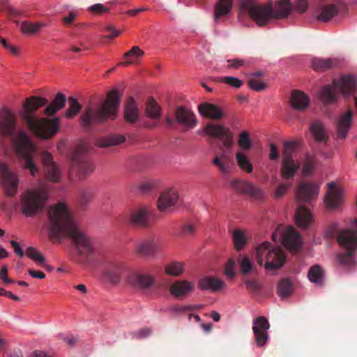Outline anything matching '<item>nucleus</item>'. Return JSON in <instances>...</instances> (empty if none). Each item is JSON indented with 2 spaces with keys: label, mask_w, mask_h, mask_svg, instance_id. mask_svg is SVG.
Wrapping results in <instances>:
<instances>
[{
  "label": "nucleus",
  "mask_w": 357,
  "mask_h": 357,
  "mask_svg": "<svg viewBox=\"0 0 357 357\" xmlns=\"http://www.w3.org/2000/svg\"><path fill=\"white\" fill-rule=\"evenodd\" d=\"M47 214L48 236L52 242L69 237L79 255L86 257L93 252L92 239L79 229L64 204L59 203L51 206Z\"/></svg>",
  "instance_id": "obj_1"
},
{
  "label": "nucleus",
  "mask_w": 357,
  "mask_h": 357,
  "mask_svg": "<svg viewBox=\"0 0 357 357\" xmlns=\"http://www.w3.org/2000/svg\"><path fill=\"white\" fill-rule=\"evenodd\" d=\"M120 94L116 89L110 91L102 102H89L83 110L79 123L85 130H91L95 126L113 120L120 104Z\"/></svg>",
  "instance_id": "obj_2"
},
{
  "label": "nucleus",
  "mask_w": 357,
  "mask_h": 357,
  "mask_svg": "<svg viewBox=\"0 0 357 357\" xmlns=\"http://www.w3.org/2000/svg\"><path fill=\"white\" fill-rule=\"evenodd\" d=\"M47 102L48 100L45 98L31 96L26 99L22 105L24 109L22 118L29 130L43 139H50L53 137L58 132L59 127V118L50 120L45 118L38 119L33 115L36 111Z\"/></svg>",
  "instance_id": "obj_3"
},
{
  "label": "nucleus",
  "mask_w": 357,
  "mask_h": 357,
  "mask_svg": "<svg viewBox=\"0 0 357 357\" xmlns=\"http://www.w3.org/2000/svg\"><path fill=\"white\" fill-rule=\"evenodd\" d=\"M337 235L338 243L347 252L337 255V260L340 265L350 267L355 264L354 253L357 249V231L348 228L339 231L338 225L332 223L326 231L328 238H334Z\"/></svg>",
  "instance_id": "obj_4"
},
{
  "label": "nucleus",
  "mask_w": 357,
  "mask_h": 357,
  "mask_svg": "<svg viewBox=\"0 0 357 357\" xmlns=\"http://www.w3.org/2000/svg\"><path fill=\"white\" fill-rule=\"evenodd\" d=\"M16 151L22 167L29 170L33 177L39 175V167L36 163L38 156L36 146L23 132H20L16 142Z\"/></svg>",
  "instance_id": "obj_5"
},
{
  "label": "nucleus",
  "mask_w": 357,
  "mask_h": 357,
  "mask_svg": "<svg viewBox=\"0 0 357 357\" xmlns=\"http://www.w3.org/2000/svg\"><path fill=\"white\" fill-rule=\"evenodd\" d=\"M239 8L246 13L259 26H264L274 19V8L271 3H259L256 0H239Z\"/></svg>",
  "instance_id": "obj_6"
},
{
  "label": "nucleus",
  "mask_w": 357,
  "mask_h": 357,
  "mask_svg": "<svg viewBox=\"0 0 357 357\" xmlns=\"http://www.w3.org/2000/svg\"><path fill=\"white\" fill-rule=\"evenodd\" d=\"M256 259L259 266L264 264L266 270H275L283 266L286 256L282 248L266 241L256 248Z\"/></svg>",
  "instance_id": "obj_7"
},
{
  "label": "nucleus",
  "mask_w": 357,
  "mask_h": 357,
  "mask_svg": "<svg viewBox=\"0 0 357 357\" xmlns=\"http://www.w3.org/2000/svg\"><path fill=\"white\" fill-rule=\"evenodd\" d=\"M356 87L355 77L352 75H344L339 80L335 79L331 85L324 86L320 93V98L326 104H332L337 101L340 93L349 95Z\"/></svg>",
  "instance_id": "obj_8"
},
{
  "label": "nucleus",
  "mask_w": 357,
  "mask_h": 357,
  "mask_svg": "<svg viewBox=\"0 0 357 357\" xmlns=\"http://www.w3.org/2000/svg\"><path fill=\"white\" fill-rule=\"evenodd\" d=\"M46 192L40 189L28 190L20 196L22 213L32 217L42 211L47 200Z\"/></svg>",
  "instance_id": "obj_9"
},
{
  "label": "nucleus",
  "mask_w": 357,
  "mask_h": 357,
  "mask_svg": "<svg viewBox=\"0 0 357 357\" xmlns=\"http://www.w3.org/2000/svg\"><path fill=\"white\" fill-rule=\"evenodd\" d=\"M166 124L172 126L175 123L181 126L185 130L195 128L197 126L195 114L189 109L178 106L174 112V118L166 117Z\"/></svg>",
  "instance_id": "obj_10"
},
{
  "label": "nucleus",
  "mask_w": 357,
  "mask_h": 357,
  "mask_svg": "<svg viewBox=\"0 0 357 357\" xmlns=\"http://www.w3.org/2000/svg\"><path fill=\"white\" fill-rule=\"evenodd\" d=\"M0 178L4 194L7 197L15 196L18 190L19 178L17 174L11 171L4 163L0 164Z\"/></svg>",
  "instance_id": "obj_11"
},
{
  "label": "nucleus",
  "mask_w": 357,
  "mask_h": 357,
  "mask_svg": "<svg viewBox=\"0 0 357 357\" xmlns=\"http://www.w3.org/2000/svg\"><path fill=\"white\" fill-rule=\"evenodd\" d=\"M126 271V264L117 259L108 257L105 261L104 276L112 284L120 282L122 274Z\"/></svg>",
  "instance_id": "obj_12"
},
{
  "label": "nucleus",
  "mask_w": 357,
  "mask_h": 357,
  "mask_svg": "<svg viewBox=\"0 0 357 357\" xmlns=\"http://www.w3.org/2000/svg\"><path fill=\"white\" fill-rule=\"evenodd\" d=\"M204 131L212 137L220 138L225 149L231 148L234 144L233 132L222 125L209 123L206 126Z\"/></svg>",
  "instance_id": "obj_13"
},
{
  "label": "nucleus",
  "mask_w": 357,
  "mask_h": 357,
  "mask_svg": "<svg viewBox=\"0 0 357 357\" xmlns=\"http://www.w3.org/2000/svg\"><path fill=\"white\" fill-rule=\"evenodd\" d=\"M16 124V118L13 112L8 108L0 110V135L15 137Z\"/></svg>",
  "instance_id": "obj_14"
},
{
  "label": "nucleus",
  "mask_w": 357,
  "mask_h": 357,
  "mask_svg": "<svg viewBox=\"0 0 357 357\" xmlns=\"http://www.w3.org/2000/svg\"><path fill=\"white\" fill-rule=\"evenodd\" d=\"M252 324L256 345L261 347L266 344L268 338L269 322L265 317L260 316L255 319Z\"/></svg>",
  "instance_id": "obj_15"
},
{
  "label": "nucleus",
  "mask_w": 357,
  "mask_h": 357,
  "mask_svg": "<svg viewBox=\"0 0 357 357\" xmlns=\"http://www.w3.org/2000/svg\"><path fill=\"white\" fill-rule=\"evenodd\" d=\"M159 250L160 244L153 236L139 241L135 247V252L142 257H155Z\"/></svg>",
  "instance_id": "obj_16"
},
{
  "label": "nucleus",
  "mask_w": 357,
  "mask_h": 357,
  "mask_svg": "<svg viewBox=\"0 0 357 357\" xmlns=\"http://www.w3.org/2000/svg\"><path fill=\"white\" fill-rule=\"evenodd\" d=\"M95 166L88 158H75L73 160L72 169L75 171L79 179L89 176L94 171Z\"/></svg>",
  "instance_id": "obj_17"
},
{
  "label": "nucleus",
  "mask_w": 357,
  "mask_h": 357,
  "mask_svg": "<svg viewBox=\"0 0 357 357\" xmlns=\"http://www.w3.org/2000/svg\"><path fill=\"white\" fill-rule=\"evenodd\" d=\"M42 162L48 179L54 183L59 182L60 171L56 164L53 161L52 155L47 151H43L42 153Z\"/></svg>",
  "instance_id": "obj_18"
},
{
  "label": "nucleus",
  "mask_w": 357,
  "mask_h": 357,
  "mask_svg": "<svg viewBox=\"0 0 357 357\" xmlns=\"http://www.w3.org/2000/svg\"><path fill=\"white\" fill-rule=\"evenodd\" d=\"M328 190L326 195L325 203L328 208H337L342 201L343 190L331 182L328 184Z\"/></svg>",
  "instance_id": "obj_19"
},
{
  "label": "nucleus",
  "mask_w": 357,
  "mask_h": 357,
  "mask_svg": "<svg viewBox=\"0 0 357 357\" xmlns=\"http://www.w3.org/2000/svg\"><path fill=\"white\" fill-rule=\"evenodd\" d=\"M178 192L174 189L164 191L158 200V208L160 212H166L178 202Z\"/></svg>",
  "instance_id": "obj_20"
},
{
  "label": "nucleus",
  "mask_w": 357,
  "mask_h": 357,
  "mask_svg": "<svg viewBox=\"0 0 357 357\" xmlns=\"http://www.w3.org/2000/svg\"><path fill=\"white\" fill-rule=\"evenodd\" d=\"M282 243L288 250L297 251L301 247V236L291 227L283 234Z\"/></svg>",
  "instance_id": "obj_21"
},
{
  "label": "nucleus",
  "mask_w": 357,
  "mask_h": 357,
  "mask_svg": "<svg viewBox=\"0 0 357 357\" xmlns=\"http://www.w3.org/2000/svg\"><path fill=\"white\" fill-rule=\"evenodd\" d=\"M319 192V188L312 183L303 182L298 185L296 192V198L298 202H308L317 197Z\"/></svg>",
  "instance_id": "obj_22"
},
{
  "label": "nucleus",
  "mask_w": 357,
  "mask_h": 357,
  "mask_svg": "<svg viewBox=\"0 0 357 357\" xmlns=\"http://www.w3.org/2000/svg\"><path fill=\"white\" fill-rule=\"evenodd\" d=\"M198 288L202 291L218 292L226 287L225 282L217 278L204 276L199 280Z\"/></svg>",
  "instance_id": "obj_23"
},
{
  "label": "nucleus",
  "mask_w": 357,
  "mask_h": 357,
  "mask_svg": "<svg viewBox=\"0 0 357 357\" xmlns=\"http://www.w3.org/2000/svg\"><path fill=\"white\" fill-rule=\"evenodd\" d=\"M127 280L132 286L142 289H149L154 282L152 276L137 272L130 273Z\"/></svg>",
  "instance_id": "obj_24"
},
{
  "label": "nucleus",
  "mask_w": 357,
  "mask_h": 357,
  "mask_svg": "<svg viewBox=\"0 0 357 357\" xmlns=\"http://www.w3.org/2000/svg\"><path fill=\"white\" fill-rule=\"evenodd\" d=\"M353 116L354 113L350 109L340 116L336 126L337 136L338 138L344 139L347 137L351 126Z\"/></svg>",
  "instance_id": "obj_25"
},
{
  "label": "nucleus",
  "mask_w": 357,
  "mask_h": 357,
  "mask_svg": "<svg viewBox=\"0 0 357 357\" xmlns=\"http://www.w3.org/2000/svg\"><path fill=\"white\" fill-rule=\"evenodd\" d=\"M128 222L130 225L134 226L148 227L149 226L148 211L144 208L133 210L128 216Z\"/></svg>",
  "instance_id": "obj_26"
},
{
  "label": "nucleus",
  "mask_w": 357,
  "mask_h": 357,
  "mask_svg": "<svg viewBox=\"0 0 357 357\" xmlns=\"http://www.w3.org/2000/svg\"><path fill=\"white\" fill-rule=\"evenodd\" d=\"M198 110L202 116L208 119L218 120L225 116V113L220 107L209 102L200 104Z\"/></svg>",
  "instance_id": "obj_27"
},
{
  "label": "nucleus",
  "mask_w": 357,
  "mask_h": 357,
  "mask_svg": "<svg viewBox=\"0 0 357 357\" xmlns=\"http://www.w3.org/2000/svg\"><path fill=\"white\" fill-rule=\"evenodd\" d=\"M301 167L299 161L294 158H282L281 165V176L283 179L292 178Z\"/></svg>",
  "instance_id": "obj_28"
},
{
  "label": "nucleus",
  "mask_w": 357,
  "mask_h": 357,
  "mask_svg": "<svg viewBox=\"0 0 357 357\" xmlns=\"http://www.w3.org/2000/svg\"><path fill=\"white\" fill-rule=\"evenodd\" d=\"M291 107L299 111L306 109L310 104V98L305 93L298 90H294L290 97Z\"/></svg>",
  "instance_id": "obj_29"
},
{
  "label": "nucleus",
  "mask_w": 357,
  "mask_h": 357,
  "mask_svg": "<svg viewBox=\"0 0 357 357\" xmlns=\"http://www.w3.org/2000/svg\"><path fill=\"white\" fill-rule=\"evenodd\" d=\"M339 12L337 4H323L319 7L317 19L322 22L330 21Z\"/></svg>",
  "instance_id": "obj_30"
},
{
  "label": "nucleus",
  "mask_w": 357,
  "mask_h": 357,
  "mask_svg": "<svg viewBox=\"0 0 357 357\" xmlns=\"http://www.w3.org/2000/svg\"><path fill=\"white\" fill-rule=\"evenodd\" d=\"M194 284L187 280H180L172 284L169 288L170 293L175 297H181L191 292Z\"/></svg>",
  "instance_id": "obj_31"
},
{
  "label": "nucleus",
  "mask_w": 357,
  "mask_h": 357,
  "mask_svg": "<svg viewBox=\"0 0 357 357\" xmlns=\"http://www.w3.org/2000/svg\"><path fill=\"white\" fill-rule=\"evenodd\" d=\"M312 68L317 71H326L338 66L337 59L314 58L311 61Z\"/></svg>",
  "instance_id": "obj_32"
},
{
  "label": "nucleus",
  "mask_w": 357,
  "mask_h": 357,
  "mask_svg": "<svg viewBox=\"0 0 357 357\" xmlns=\"http://www.w3.org/2000/svg\"><path fill=\"white\" fill-rule=\"evenodd\" d=\"M294 218L298 227L306 228L312 221V214L305 206H300L295 213Z\"/></svg>",
  "instance_id": "obj_33"
},
{
  "label": "nucleus",
  "mask_w": 357,
  "mask_h": 357,
  "mask_svg": "<svg viewBox=\"0 0 357 357\" xmlns=\"http://www.w3.org/2000/svg\"><path fill=\"white\" fill-rule=\"evenodd\" d=\"M66 102V96L61 93H58L52 102L45 109L44 114L47 116H53L64 107Z\"/></svg>",
  "instance_id": "obj_34"
},
{
  "label": "nucleus",
  "mask_w": 357,
  "mask_h": 357,
  "mask_svg": "<svg viewBox=\"0 0 357 357\" xmlns=\"http://www.w3.org/2000/svg\"><path fill=\"white\" fill-rule=\"evenodd\" d=\"M124 117L131 123H135L139 119V109L133 98H130L126 104Z\"/></svg>",
  "instance_id": "obj_35"
},
{
  "label": "nucleus",
  "mask_w": 357,
  "mask_h": 357,
  "mask_svg": "<svg viewBox=\"0 0 357 357\" xmlns=\"http://www.w3.org/2000/svg\"><path fill=\"white\" fill-rule=\"evenodd\" d=\"M233 7V0H218L215 6L214 20L215 22L222 17L227 15Z\"/></svg>",
  "instance_id": "obj_36"
},
{
  "label": "nucleus",
  "mask_w": 357,
  "mask_h": 357,
  "mask_svg": "<svg viewBox=\"0 0 357 357\" xmlns=\"http://www.w3.org/2000/svg\"><path fill=\"white\" fill-rule=\"evenodd\" d=\"M310 131L316 141L319 142H326L328 135L324 124L319 121H312L310 126Z\"/></svg>",
  "instance_id": "obj_37"
},
{
  "label": "nucleus",
  "mask_w": 357,
  "mask_h": 357,
  "mask_svg": "<svg viewBox=\"0 0 357 357\" xmlns=\"http://www.w3.org/2000/svg\"><path fill=\"white\" fill-rule=\"evenodd\" d=\"M292 8V4L289 0H278L277 7L274 9V19L288 17Z\"/></svg>",
  "instance_id": "obj_38"
},
{
  "label": "nucleus",
  "mask_w": 357,
  "mask_h": 357,
  "mask_svg": "<svg viewBox=\"0 0 357 357\" xmlns=\"http://www.w3.org/2000/svg\"><path fill=\"white\" fill-rule=\"evenodd\" d=\"M126 138L123 135H113L108 137L100 139L97 142L98 147L105 148L116 146L123 143Z\"/></svg>",
  "instance_id": "obj_39"
},
{
  "label": "nucleus",
  "mask_w": 357,
  "mask_h": 357,
  "mask_svg": "<svg viewBox=\"0 0 357 357\" xmlns=\"http://www.w3.org/2000/svg\"><path fill=\"white\" fill-rule=\"evenodd\" d=\"M144 55V52L142 50H141L138 46H133L129 51L123 54V58L127 61L118 63V66H127L132 64L133 61L130 59L140 58Z\"/></svg>",
  "instance_id": "obj_40"
},
{
  "label": "nucleus",
  "mask_w": 357,
  "mask_h": 357,
  "mask_svg": "<svg viewBox=\"0 0 357 357\" xmlns=\"http://www.w3.org/2000/svg\"><path fill=\"white\" fill-rule=\"evenodd\" d=\"M146 115L151 119H158L160 116V107L153 98H149L145 107Z\"/></svg>",
  "instance_id": "obj_41"
},
{
  "label": "nucleus",
  "mask_w": 357,
  "mask_h": 357,
  "mask_svg": "<svg viewBox=\"0 0 357 357\" xmlns=\"http://www.w3.org/2000/svg\"><path fill=\"white\" fill-rule=\"evenodd\" d=\"M309 280L318 284H322L324 281V271L319 265L312 266L308 271Z\"/></svg>",
  "instance_id": "obj_42"
},
{
  "label": "nucleus",
  "mask_w": 357,
  "mask_h": 357,
  "mask_svg": "<svg viewBox=\"0 0 357 357\" xmlns=\"http://www.w3.org/2000/svg\"><path fill=\"white\" fill-rule=\"evenodd\" d=\"M45 26L46 24L43 22L31 23L24 21L21 24L20 29L24 33L35 34L40 32V29Z\"/></svg>",
  "instance_id": "obj_43"
},
{
  "label": "nucleus",
  "mask_w": 357,
  "mask_h": 357,
  "mask_svg": "<svg viewBox=\"0 0 357 357\" xmlns=\"http://www.w3.org/2000/svg\"><path fill=\"white\" fill-rule=\"evenodd\" d=\"M293 292V284L288 278L282 279L278 286V294L280 297L285 298Z\"/></svg>",
  "instance_id": "obj_44"
},
{
  "label": "nucleus",
  "mask_w": 357,
  "mask_h": 357,
  "mask_svg": "<svg viewBox=\"0 0 357 357\" xmlns=\"http://www.w3.org/2000/svg\"><path fill=\"white\" fill-rule=\"evenodd\" d=\"M236 159L240 169L247 173H251L252 172L253 166L245 154L241 152H237L236 153Z\"/></svg>",
  "instance_id": "obj_45"
},
{
  "label": "nucleus",
  "mask_w": 357,
  "mask_h": 357,
  "mask_svg": "<svg viewBox=\"0 0 357 357\" xmlns=\"http://www.w3.org/2000/svg\"><path fill=\"white\" fill-rule=\"evenodd\" d=\"M68 102L69 107L65 113V116L68 119H72L80 112L82 105L73 96L68 98Z\"/></svg>",
  "instance_id": "obj_46"
},
{
  "label": "nucleus",
  "mask_w": 357,
  "mask_h": 357,
  "mask_svg": "<svg viewBox=\"0 0 357 357\" xmlns=\"http://www.w3.org/2000/svg\"><path fill=\"white\" fill-rule=\"evenodd\" d=\"M184 264L178 261H173L165 266V273L172 276H179L183 272Z\"/></svg>",
  "instance_id": "obj_47"
},
{
  "label": "nucleus",
  "mask_w": 357,
  "mask_h": 357,
  "mask_svg": "<svg viewBox=\"0 0 357 357\" xmlns=\"http://www.w3.org/2000/svg\"><path fill=\"white\" fill-rule=\"evenodd\" d=\"M238 144L243 151H249L252 148V144L248 131H243L239 133Z\"/></svg>",
  "instance_id": "obj_48"
},
{
  "label": "nucleus",
  "mask_w": 357,
  "mask_h": 357,
  "mask_svg": "<svg viewBox=\"0 0 357 357\" xmlns=\"http://www.w3.org/2000/svg\"><path fill=\"white\" fill-rule=\"evenodd\" d=\"M315 166V160L313 156L306 154L303 160L302 174L304 176H308L312 173Z\"/></svg>",
  "instance_id": "obj_49"
},
{
  "label": "nucleus",
  "mask_w": 357,
  "mask_h": 357,
  "mask_svg": "<svg viewBox=\"0 0 357 357\" xmlns=\"http://www.w3.org/2000/svg\"><path fill=\"white\" fill-rule=\"evenodd\" d=\"M233 241L235 248L240 250L247 243V239L241 230H235L233 233Z\"/></svg>",
  "instance_id": "obj_50"
},
{
  "label": "nucleus",
  "mask_w": 357,
  "mask_h": 357,
  "mask_svg": "<svg viewBox=\"0 0 357 357\" xmlns=\"http://www.w3.org/2000/svg\"><path fill=\"white\" fill-rule=\"evenodd\" d=\"M251 183L248 181L234 179L231 182V188L239 193L247 194Z\"/></svg>",
  "instance_id": "obj_51"
},
{
  "label": "nucleus",
  "mask_w": 357,
  "mask_h": 357,
  "mask_svg": "<svg viewBox=\"0 0 357 357\" xmlns=\"http://www.w3.org/2000/svg\"><path fill=\"white\" fill-rule=\"evenodd\" d=\"M238 261L242 273L246 275L251 271L252 268V263L248 256H239Z\"/></svg>",
  "instance_id": "obj_52"
},
{
  "label": "nucleus",
  "mask_w": 357,
  "mask_h": 357,
  "mask_svg": "<svg viewBox=\"0 0 357 357\" xmlns=\"http://www.w3.org/2000/svg\"><path fill=\"white\" fill-rule=\"evenodd\" d=\"M298 146V142H287L284 144V149L282 153V158H293L292 153Z\"/></svg>",
  "instance_id": "obj_53"
},
{
  "label": "nucleus",
  "mask_w": 357,
  "mask_h": 357,
  "mask_svg": "<svg viewBox=\"0 0 357 357\" xmlns=\"http://www.w3.org/2000/svg\"><path fill=\"white\" fill-rule=\"evenodd\" d=\"M94 196V192L91 188H83L79 191V201L81 205H86Z\"/></svg>",
  "instance_id": "obj_54"
},
{
  "label": "nucleus",
  "mask_w": 357,
  "mask_h": 357,
  "mask_svg": "<svg viewBox=\"0 0 357 357\" xmlns=\"http://www.w3.org/2000/svg\"><path fill=\"white\" fill-rule=\"evenodd\" d=\"M26 255L31 259L40 264H43L45 261L43 255L39 252L35 248L29 247L26 249Z\"/></svg>",
  "instance_id": "obj_55"
},
{
  "label": "nucleus",
  "mask_w": 357,
  "mask_h": 357,
  "mask_svg": "<svg viewBox=\"0 0 357 357\" xmlns=\"http://www.w3.org/2000/svg\"><path fill=\"white\" fill-rule=\"evenodd\" d=\"M89 149V144L85 141H82L80 143H79L75 149L73 160L75 159V158H87L84 154L86 153Z\"/></svg>",
  "instance_id": "obj_56"
},
{
  "label": "nucleus",
  "mask_w": 357,
  "mask_h": 357,
  "mask_svg": "<svg viewBox=\"0 0 357 357\" xmlns=\"http://www.w3.org/2000/svg\"><path fill=\"white\" fill-rule=\"evenodd\" d=\"M248 84L254 91H261L266 89L267 84L255 77H250Z\"/></svg>",
  "instance_id": "obj_57"
},
{
  "label": "nucleus",
  "mask_w": 357,
  "mask_h": 357,
  "mask_svg": "<svg viewBox=\"0 0 357 357\" xmlns=\"http://www.w3.org/2000/svg\"><path fill=\"white\" fill-rule=\"evenodd\" d=\"M246 195H250L256 200H262L264 198V193L262 190L252 183Z\"/></svg>",
  "instance_id": "obj_58"
},
{
  "label": "nucleus",
  "mask_w": 357,
  "mask_h": 357,
  "mask_svg": "<svg viewBox=\"0 0 357 357\" xmlns=\"http://www.w3.org/2000/svg\"><path fill=\"white\" fill-rule=\"evenodd\" d=\"M157 185V181L153 179L146 180L139 185V190L144 193L150 192Z\"/></svg>",
  "instance_id": "obj_59"
},
{
  "label": "nucleus",
  "mask_w": 357,
  "mask_h": 357,
  "mask_svg": "<svg viewBox=\"0 0 357 357\" xmlns=\"http://www.w3.org/2000/svg\"><path fill=\"white\" fill-rule=\"evenodd\" d=\"M221 80L225 84L236 89L240 88L243 84V82L241 79L231 76L224 77Z\"/></svg>",
  "instance_id": "obj_60"
},
{
  "label": "nucleus",
  "mask_w": 357,
  "mask_h": 357,
  "mask_svg": "<svg viewBox=\"0 0 357 357\" xmlns=\"http://www.w3.org/2000/svg\"><path fill=\"white\" fill-rule=\"evenodd\" d=\"M212 163L218 167L222 174H228L230 171L232 165L225 162L224 161H220L218 158H213Z\"/></svg>",
  "instance_id": "obj_61"
},
{
  "label": "nucleus",
  "mask_w": 357,
  "mask_h": 357,
  "mask_svg": "<svg viewBox=\"0 0 357 357\" xmlns=\"http://www.w3.org/2000/svg\"><path fill=\"white\" fill-rule=\"evenodd\" d=\"M235 266L236 261L234 259H229L225 266V273L231 278H234L236 274Z\"/></svg>",
  "instance_id": "obj_62"
},
{
  "label": "nucleus",
  "mask_w": 357,
  "mask_h": 357,
  "mask_svg": "<svg viewBox=\"0 0 357 357\" xmlns=\"http://www.w3.org/2000/svg\"><path fill=\"white\" fill-rule=\"evenodd\" d=\"M291 184L287 183H280L279 185L276 188L275 191L274 192V197L277 199L281 198L290 188Z\"/></svg>",
  "instance_id": "obj_63"
},
{
  "label": "nucleus",
  "mask_w": 357,
  "mask_h": 357,
  "mask_svg": "<svg viewBox=\"0 0 357 357\" xmlns=\"http://www.w3.org/2000/svg\"><path fill=\"white\" fill-rule=\"evenodd\" d=\"M89 10L95 14H102L109 12V9L102 3H96L89 7Z\"/></svg>",
  "instance_id": "obj_64"
}]
</instances>
